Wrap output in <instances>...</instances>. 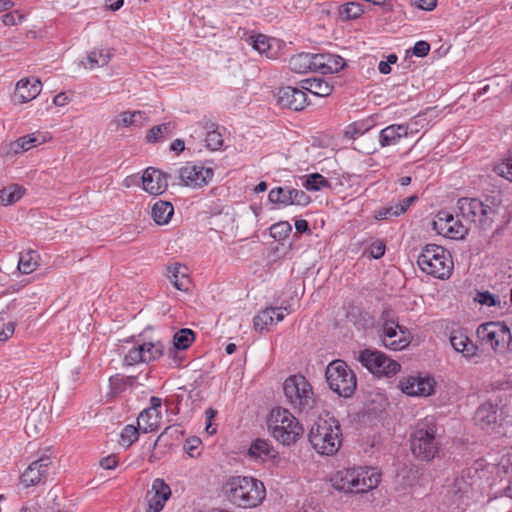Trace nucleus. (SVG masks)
Listing matches in <instances>:
<instances>
[{"mask_svg":"<svg viewBox=\"0 0 512 512\" xmlns=\"http://www.w3.org/2000/svg\"><path fill=\"white\" fill-rule=\"evenodd\" d=\"M361 364L371 373L384 376H393L400 370V364L377 350L365 349L358 357Z\"/></svg>","mask_w":512,"mask_h":512,"instance_id":"4468645a","label":"nucleus"},{"mask_svg":"<svg viewBox=\"0 0 512 512\" xmlns=\"http://www.w3.org/2000/svg\"><path fill=\"white\" fill-rule=\"evenodd\" d=\"M310 201V197L304 191L291 187V205L306 206Z\"/></svg>","mask_w":512,"mask_h":512,"instance_id":"5fc2aeb1","label":"nucleus"},{"mask_svg":"<svg viewBox=\"0 0 512 512\" xmlns=\"http://www.w3.org/2000/svg\"><path fill=\"white\" fill-rule=\"evenodd\" d=\"M273 449L271 445L268 443V441L263 439H257L255 440L248 451V454L252 458H263V457H270L272 456Z\"/></svg>","mask_w":512,"mask_h":512,"instance_id":"58836bf2","label":"nucleus"},{"mask_svg":"<svg viewBox=\"0 0 512 512\" xmlns=\"http://www.w3.org/2000/svg\"><path fill=\"white\" fill-rule=\"evenodd\" d=\"M139 427L134 425H126L121 432V443L127 447L131 446L139 437Z\"/></svg>","mask_w":512,"mask_h":512,"instance_id":"09e8293b","label":"nucleus"},{"mask_svg":"<svg viewBox=\"0 0 512 512\" xmlns=\"http://www.w3.org/2000/svg\"><path fill=\"white\" fill-rule=\"evenodd\" d=\"M272 314H274V312L271 307H268L258 313L253 319L255 330L260 332L267 330V326L273 324L271 317Z\"/></svg>","mask_w":512,"mask_h":512,"instance_id":"49530a36","label":"nucleus"},{"mask_svg":"<svg viewBox=\"0 0 512 512\" xmlns=\"http://www.w3.org/2000/svg\"><path fill=\"white\" fill-rule=\"evenodd\" d=\"M496 171L500 176L512 182V155L505 162L499 164Z\"/></svg>","mask_w":512,"mask_h":512,"instance_id":"6e6d98bb","label":"nucleus"},{"mask_svg":"<svg viewBox=\"0 0 512 512\" xmlns=\"http://www.w3.org/2000/svg\"><path fill=\"white\" fill-rule=\"evenodd\" d=\"M479 303L487 306H494L496 304L495 297L489 292L479 293Z\"/></svg>","mask_w":512,"mask_h":512,"instance_id":"774afa93","label":"nucleus"},{"mask_svg":"<svg viewBox=\"0 0 512 512\" xmlns=\"http://www.w3.org/2000/svg\"><path fill=\"white\" fill-rule=\"evenodd\" d=\"M24 194L23 187L13 184L0 190V205H10L17 202Z\"/></svg>","mask_w":512,"mask_h":512,"instance_id":"c9c22d12","label":"nucleus"},{"mask_svg":"<svg viewBox=\"0 0 512 512\" xmlns=\"http://www.w3.org/2000/svg\"><path fill=\"white\" fill-rule=\"evenodd\" d=\"M331 482L336 490L345 493H365L378 486L380 474L368 467L344 469L336 472Z\"/></svg>","mask_w":512,"mask_h":512,"instance_id":"7ed1b4c3","label":"nucleus"},{"mask_svg":"<svg viewBox=\"0 0 512 512\" xmlns=\"http://www.w3.org/2000/svg\"><path fill=\"white\" fill-rule=\"evenodd\" d=\"M44 409H33L26 419L25 430L28 435H37L45 427Z\"/></svg>","mask_w":512,"mask_h":512,"instance_id":"7c9ffc66","label":"nucleus"},{"mask_svg":"<svg viewBox=\"0 0 512 512\" xmlns=\"http://www.w3.org/2000/svg\"><path fill=\"white\" fill-rule=\"evenodd\" d=\"M140 362H144V356L142 353V346L138 345L128 351L124 357V363L126 365H135Z\"/></svg>","mask_w":512,"mask_h":512,"instance_id":"864d4df0","label":"nucleus"},{"mask_svg":"<svg viewBox=\"0 0 512 512\" xmlns=\"http://www.w3.org/2000/svg\"><path fill=\"white\" fill-rule=\"evenodd\" d=\"M142 353L144 356V363L156 361L162 357L164 353V345L161 341L145 342L141 344Z\"/></svg>","mask_w":512,"mask_h":512,"instance_id":"f704fd0d","label":"nucleus"},{"mask_svg":"<svg viewBox=\"0 0 512 512\" xmlns=\"http://www.w3.org/2000/svg\"><path fill=\"white\" fill-rule=\"evenodd\" d=\"M417 263L423 272L439 279L448 278L453 268L449 253L436 244L426 245L419 254Z\"/></svg>","mask_w":512,"mask_h":512,"instance_id":"0eeeda50","label":"nucleus"},{"mask_svg":"<svg viewBox=\"0 0 512 512\" xmlns=\"http://www.w3.org/2000/svg\"><path fill=\"white\" fill-rule=\"evenodd\" d=\"M472 483L466 475L456 476L443 488V504L450 512H464L469 505Z\"/></svg>","mask_w":512,"mask_h":512,"instance_id":"9d476101","label":"nucleus"},{"mask_svg":"<svg viewBox=\"0 0 512 512\" xmlns=\"http://www.w3.org/2000/svg\"><path fill=\"white\" fill-rule=\"evenodd\" d=\"M469 228L465 226L460 220H455L451 222L448 229V237L451 239H462L468 233Z\"/></svg>","mask_w":512,"mask_h":512,"instance_id":"8fccbe9b","label":"nucleus"},{"mask_svg":"<svg viewBox=\"0 0 512 512\" xmlns=\"http://www.w3.org/2000/svg\"><path fill=\"white\" fill-rule=\"evenodd\" d=\"M430 51V44L426 41H418L415 43L412 52L417 57H425Z\"/></svg>","mask_w":512,"mask_h":512,"instance_id":"052dcab7","label":"nucleus"},{"mask_svg":"<svg viewBox=\"0 0 512 512\" xmlns=\"http://www.w3.org/2000/svg\"><path fill=\"white\" fill-rule=\"evenodd\" d=\"M171 496V489L167 483L161 478H156L152 482L151 489L147 492L146 500L148 504V512H160L166 501Z\"/></svg>","mask_w":512,"mask_h":512,"instance_id":"dca6fc26","label":"nucleus"},{"mask_svg":"<svg viewBox=\"0 0 512 512\" xmlns=\"http://www.w3.org/2000/svg\"><path fill=\"white\" fill-rule=\"evenodd\" d=\"M300 87L304 89V91H308L311 94L320 97L329 96L334 89V86L331 82L321 77L301 80Z\"/></svg>","mask_w":512,"mask_h":512,"instance_id":"b1692460","label":"nucleus"},{"mask_svg":"<svg viewBox=\"0 0 512 512\" xmlns=\"http://www.w3.org/2000/svg\"><path fill=\"white\" fill-rule=\"evenodd\" d=\"M118 465V460L115 455H109L100 461V466L104 469H114Z\"/></svg>","mask_w":512,"mask_h":512,"instance_id":"0e129e2a","label":"nucleus"},{"mask_svg":"<svg viewBox=\"0 0 512 512\" xmlns=\"http://www.w3.org/2000/svg\"><path fill=\"white\" fill-rule=\"evenodd\" d=\"M416 195H412L410 197H406L402 199L399 203L395 204V208L397 209L396 213L399 214V216L406 212L408 207L417 200Z\"/></svg>","mask_w":512,"mask_h":512,"instance_id":"680f3d73","label":"nucleus"},{"mask_svg":"<svg viewBox=\"0 0 512 512\" xmlns=\"http://www.w3.org/2000/svg\"><path fill=\"white\" fill-rule=\"evenodd\" d=\"M50 465L51 460L48 456L33 461L22 473L21 483L26 488L39 484L46 477Z\"/></svg>","mask_w":512,"mask_h":512,"instance_id":"6ab92c4d","label":"nucleus"},{"mask_svg":"<svg viewBox=\"0 0 512 512\" xmlns=\"http://www.w3.org/2000/svg\"><path fill=\"white\" fill-rule=\"evenodd\" d=\"M292 231V226L288 221H280L276 224H273L270 227V235L276 241H282L288 237V235Z\"/></svg>","mask_w":512,"mask_h":512,"instance_id":"de8ad7c7","label":"nucleus"},{"mask_svg":"<svg viewBox=\"0 0 512 512\" xmlns=\"http://www.w3.org/2000/svg\"><path fill=\"white\" fill-rule=\"evenodd\" d=\"M408 135V126L393 124L385 127L379 133V143L382 147L396 145L401 138Z\"/></svg>","mask_w":512,"mask_h":512,"instance_id":"5701e85b","label":"nucleus"},{"mask_svg":"<svg viewBox=\"0 0 512 512\" xmlns=\"http://www.w3.org/2000/svg\"><path fill=\"white\" fill-rule=\"evenodd\" d=\"M248 42L260 54H264L266 57L272 58L270 53V39L266 35L258 34L256 36H250L248 38Z\"/></svg>","mask_w":512,"mask_h":512,"instance_id":"a19ab883","label":"nucleus"},{"mask_svg":"<svg viewBox=\"0 0 512 512\" xmlns=\"http://www.w3.org/2000/svg\"><path fill=\"white\" fill-rule=\"evenodd\" d=\"M173 180L170 173L148 167L142 176L143 189L152 195H160L166 191L169 181L172 185L176 184Z\"/></svg>","mask_w":512,"mask_h":512,"instance_id":"2eb2a0df","label":"nucleus"},{"mask_svg":"<svg viewBox=\"0 0 512 512\" xmlns=\"http://www.w3.org/2000/svg\"><path fill=\"white\" fill-rule=\"evenodd\" d=\"M500 415L498 406L485 402L478 407L474 415V422L483 430H494L499 424Z\"/></svg>","mask_w":512,"mask_h":512,"instance_id":"aec40b11","label":"nucleus"},{"mask_svg":"<svg viewBox=\"0 0 512 512\" xmlns=\"http://www.w3.org/2000/svg\"><path fill=\"white\" fill-rule=\"evenodd\" d=\"M277 102L282 107L300 111L307 105V95L301 87L286 86L278 90Z\"/></svg>","mask_w":512,"mask_h":512,"instance_id":"f3484780","label":"nucleus"},{"mask_svg":"<svg viewBox=\"0 0 512 512\" xmlns=\"http://www.w3.org/2000/svg\"><path fill=\"white\" fill-rule=\"evenodd\" d=\"M315 54L300 53L294 55L289 60V68L296 73L314 72Z\"/></svg>","mask_w":512,"mask_h":512,"instance_id":"bb28decb","label":"nucleus"},{"mask_svg":"<svg viewBox=\"0 0 512 512\" xmlns=\"http://www.w3.org/2000/svg\"><path fill=\"white\" fill-rule=\"evenodd\" d=\"M15 331V323L8 322L4 325V328L0 331V341H6L9 339Z\"/></svg>","mask_w":512,"mask_h":512,"instance_id":"e2e57ef3","label":"nucleus"},{"mask_svg":"<svg viewBox=\"0 0 512 512\" xmlns=\"http://www.w3.org/2000/svg\"><path fill=\"white\" fill-rule=\"evenodd\" d=\"M476 333L483 344L490 346L498 353H505L512 341L510 329L501 322L481 324Z\"/></svg>","mask_w":512,"mask_h":512,"instance_id":"f8f14e48","label":"nucleus"},{"mask_svg":"<svg viewBox=\"0 0 512 512\" xmlns=\"http://www.w3.org/2000/svg\"><path fill=\"white\" fill-rule=\"evenodd\" d=\"M457 205L462 218L483 231L492 227L500 210V202L494 197H487L485 201L463 197L458 200Z\"/></svg>","mask_w":512,"mask_h":512,"instance_id":"20e7f679","label":"nucleus"},{"mask_svg":"<svg viewBox=\"0 0 512 512\" xmlns=\"http://www.w3.org/2000/svg\"><path fill=\"white\" fill-rule=\"evenodd\" d=\"M132 113L135 119L134 127H142L146 122H148V117L144 111L137 110L132 111Z\"/></svg>","mask_w":512,"mask_h":512,"instance_id":"69168bd1","label":"nucleus"},{"mask_svg":"<svg viewBox=\"0 0 512 512\" xmlns=\"http://www.w3.org/2000/svg\"><path fill=\"white\" fill-rule=\"evenodd\" d=\"M37 258L38 255L33 250L21 253L18 261V270L23 274L32 273L38 266Z\"/></svg>","mask_w":512,"mask_h":512,"instance_id":"e433bc0d","label":"nucleus"},{"mask_svg":"<svg viewBox=\"0 0 512 512\" xmlns=\"http://www.w3.org/2000/svg\"><path fill=\"white\" fill-rule=\"evenodd\" d=\"M267 424L272 436L285 446L295 444L304 433V428L298 419L282 407L272 409Z\"/></svg>","mask_w":512,"mask_h":512,"instance_id":"423d86ee","label":"nucleus"},{"mask_svg":"<svg viewBox=\"0 0 512 512\" xmlns=\"http://www.w3.org/2000/svg\"><path fill=\"white\" fill-rule=\"evenodd\" d=\"M433 378L408 376L400 382L401 390L410 396H429L434 392Z\"/></svg>","mask_w":512,"mask_h":512,"instance_id":"a211bd4d","label":"nucleus"},{"mask_svg":"<svg viewBox=\"0 0 512 512\" xmlns=\"http://www.w3.org/2000/svg\"><path fill=\"white\" fill-rule=\"evenodd\" d=\"M269 201L273 204L291 205V187H276L270 190Z\"/></svg>","mask_w":512,"mask_h":512,"instance_id":"ea45409f","label":"nucleus"},{"mask_svg":"<svg viewBox=\"0 0 512 512\" xmlns=\"http://www.w3.org/2000/svg\"><path fill=\"white\" fill-rule=\"evenodd\" d=\"M206 146L212 151L219 150L223 146V137L217 130L208 131L206 134Z\"/></svg>","mask_w":512,"mask_h":512,"instance_id":"3c124183","label":"nucleus"},{"mask_svg":"<svg viewBox=\"0 0 512 512\" xmlns=\"http://www.w3.org/2000/svg\"><path fill=\"white\" fill-rule=\"evenodd\" d=\"M174 214V207L170 202L159 200L151 210V216L156 224L164 225L169 222Z\"/></svg>","mask_w":512,"mask_h":512,"instance_id":"c85d7f7f","label":"nucleus"},{"mask_svg":"<svg viewBox=\"0 0 512 512\" xmlns=\"http://www.w3.org/2000/svg\"><path fill=\"white\" fill-rule=\"evenodd\" d=\"M414 5L426 11H431L436 7V0H414Z\"/></svg>","mask_w":512,"mask_h":512,"instance_id":"338daca9","label":"nucleus"},{"mask_svg":"<svg viewBox=\"0 0 512 512\" xmlns=\"http://www.w3.org/2000/svg\"><path fill=\"white\" fill-rule=\"evenodd\" d=\"M345 65V60L338 55L315 54L314 72L332 74L343 69Z\"/></svg>","mask_w":512,"mask_h":512,"instance_id":"4be33fe9","label":"nucleus"},{"mask_svg":"<svg viewBox=\"0 0 512 512\" xmlns=\"http://www.w3.org/2000/svg\"><path fill=\"white\" fill-rule=\"evenodd\" d=\"M410 441L414 456L424 461L432 460L440 446L435 420L427 417L419 421L411 434Z\"/></svg>","mask_w":512,"mask_h":512,"instance_id":"39448f33","label":"nucleus"},{"mask_svg":"<svg viewBox=\"0 0 512 512\" xmlns=\"http://www.w3.org/2000/svg\"><path fill=\"white\" fill-rule=\"evenodd\" d=\"M385 248V243L383 241L377 240L370 245L369 255L374 259H379L384 255Z\"/></svg>","mask_w":512,"mask_h":512,"instance_id":"4d7b16f0","label":"nucleus"},{"mask_svg":"<svg viewBox=\"0 0 512 512\" xmlns=\"http://www.w3.org/2000/svg\"><path fill=\"white\" fill-rule=\"evenodd\" d=\"M46 141V137L40 133H32L18 138L11 144L14 153L19 154Z\"/></svg>","mask_w":512,"mask_h":512,"instance_id":"cd10ccee","label":"nucleus"},{"mask_svg":"<svg viewBox=\"0 0 512 512\" xmlns=\"http://www.w3.org/2000/svg\"><path fill=\"white\" fill-rule=\"evenodd\" d=\"M303 186L307 190L319 191L322 188L330 187V183L319 173H313L306 177Z\"/></svg>","mask_w":512,"mask_h":512,"instance_id":"a18cd8bd","label":"nucleus"},{"mask_svg":"<svg viewBox=\"0 0 512 512\" xmlns=\"http://www.w3.org/2000/svg\"><path fill=\"white\" fill-rule=\"evenodd\" d=\"M453 221V215L448 211L438 212L436 219L433 221V228L439 233L448 237L449 225Z\"/></svg>","mask_w":512,"mask_h":512,"instance_id":"79ce46f5","label":"nucleus"},{"mask_svg":"<svg viewBox=\"0 0 512 512\" xmlns=\"http://www.w3.org/2000/svg\"><path fill=\"white\" fill-rule=\"evenodd\" d=\"M312 447L321 455L335 454L342 443L341 426L334 417H318L308 434Z\"/></svg>","mask_w":512,"mask_h":512,"instance_id":"f03ea898","label":"nucleus"},{"mask_svg":"<svg viewBox=\"0 0 512 512\" xmlns=\"http://www.w3.org/2000/svg\"><path fill=\"white\" fill-rule=\"evenodd\" d=\"M283 391L287 402L299 412L307 413L315 406L312 386L302 375L289 376L283 384Z\"/></svg>","mask_w":512,"mask_h":512,"instance_id":"6e6552de","label":"nucleus"},{"mask_svg":"<svg viewBox=\"0 0 512 512\" xmlns=\"http://www.w3.org/2000/svg\"><path fill=\"white\" fill-rule=\"evenodd\" d=\"M136 380L135 376H122V375H114L109 379V392L108 395L110 397H116L119 394L123 393L128 387H132Z\"/></svg>","mask_w":512,"mask_h":512,"instance_id":"c756f323","label":"nucleus"},{"mask_svg":"<svg viewBox=\"0 0 512 512\" xmlns=\"http://www.w3.org/2000/svg\"><path fill=\"white\" fill-rule=\"evenodd\" d=\"M174 129L175 124L173 122H166L153 126L146 134V141L148 143L160 142L169 137Z\"/></svg>","mask_w":512,"mask_h":512,"instance_id":"2f4dec72","label":"nucleus"},{"mask_svg":"<svg viewBox=\"0 0 512 512\" xmlns=\"http://www.w3.org/2000/svg\"><path fill=\"white\" fill-rule=\"evenodd\" d=\"M397 209L395 208V205L389 206V207H382L379 210L376 211V219L378 220H384L389 219L391 217H397L399 216L398 213H396Z\"/></svg>","mask_w":512,"mask_h":512,"instance_id":"bf43d9fd","label":"nucleus"},{"mask_svg":"<svg viewBox=\"0 0 512 512\" xmlns=\"http://www.w3.org/2000/svg\"><path fill=\"white\" fill-rule=\"evenodd\" d=\"M135 119L131 111L121 112L115 119L112 120L111 125L116 129L120 127H134Z\"/></svg>","mask_w":512,"mask_h":512,"instance_id":"603ef678","label":"nucleus"},{"mask_svg":"<svg viewBox=\"0 0 512 512\" xmlns=\"http://www.w3.org/2000/svg\"><path fill=\"white\" fill-rule=\"evenodd\" d=\"M201 445V440L199 438H190L186 441L184 445V449L191 457H196L199 455V452L197 451L198 448Z\"/></svg>","mask_w":512,"mask_h":512,"instance_id":"13d9d810","label":"nucleus"},{"mask_svg":"<svg viewBox=\"0 0 512 512\" xmlns=\"http://www.w3.org/2000/svg\"><path fill=\"white\" fill-rule=\"evenodd\" d=\"M212 168L204 167L193 162H187L177 170L176 184L186 186L192 189H199L206 186L213 178Z\"/></svg>","mask_w":512,"mask_h":512,"instance_id":"ddd939ff","label":"nucleus"},{"mask_svg":"<svg viewBox=\"0 0 512 512\" xmlns=\"http://www.w3.org/2000/svg\"><path fill=\"white\" fill-rule=\"evenodd\" d=\"M193 341L194 332L190 329H181L173 337L175 348L180 350L187 349Z\"/></svg>","mask_w":512,"mask_h":512,"instance_id":"c03bdc74","label":"nucleus"},{"mask_svg":"<svg viewBox=\"0 0 512 512\" xmlns=\"http://www.w3.org/2000/svg\"><path fill=\"white\" fill-rule=\"evenodd\" d=\"M42 90V84L39 79L23 78L16 84L14 98L18 103H26L35 99Z\"/></svg>","mask_w":512,"mask_h":512,"instance_id":"412c9836","label":"nucleus"},{"mask_svg":"<svg viewBox=\"0 0 512 512\" xmlns=\"http://www.w3.org/2000/svg\"><path fill=\"white\" fill-rule=\"evenodd\" d=\"M181 269H185L179 263L173 264V266L169 267V278L173 285L180 291L188 290V279L184 272Z\"/></svg>","mask_w":512,"mask_h":512,"instance_id":"4c0bfd02","label":"nucleus"},{"mask_svg":"<svg viewBox=\"0 0 512 512\" xmlns=\"http://www.w3.org/2000/svg\"><path fill=\"white\" fill-rule=\"evenodd\" d=\"M222 491L229 502L242 508L256 507L266 496L264 484L247 476L230 477L224 483Z\"/></svg>","mask_w":512,"mask_h":512,"instance_id":"f257e3e1","label":"nucleus"},{"mask_svg":"<svg viewBox=\"0 0 512 512\" xmlns=\"http://www.w3.org/2000/svg\"><path fill=\"white\" fill-rule=\"evenodd\" d=\"M112 57V54L109 50L104 49H94L87 55V62L89 66H86L84 62L82 64L85 66V68L94 69L96 67H103L106 66L110 59Z\"/></svg>","mask_w":512,"mask_h":512,"instance_id":"473e14b6","label":"nucleus"},{"mask_svg":"<svg viewBox=\"0 0 512 512\" xmlns=\"http://www.w3.org/2000/svg\"><path fill=\"white\" fill-rule=\"evenodd\" d=\"M382 327L380 330V338L383 345L394 351L406 348L412 339L410 331L399 325L398 321L390 318V312L384 311L382 314Z\"/></svg>","mask_w":512,"mask_h":512,"instance_id":"9b49d317","label":"nucleus"},{"mask_svg":"<svg viewBox=\"0 0 512 512\" xmlns=\"http://www.w3.org/2000/svg\"><path fill=\"white\" fill-rule=\"evenodd\" d=\"M363 13L362 5L358 2H349L339 8V14L345 20L356 19Z\"/></svg>","mask_w":512,"mask_h":512,"instance_id":"37998d69","label":"nucleus"},{"mask_svg":"<svg viewBox=\"0 0 512 512\" xmlns=\"http://www.w3.org/2000/svg\"><path fill=\"white\" fill-rule=\"evenodd\" d=\"M159 418V413L153 414L152 410H143L137 418L138 427L144 433L154 431L158 427Z\"/></svg>","mask_w":512,"mask_h":512,"instance_id":"72a5a7b5","label":"nucleus"},{"mask_svg":"<svg viewBox=\"0 0 512 512\" xmlns=\"http://www.w3.org/2000/svg\"><path fill=\"white\" fill-rule=\"evenodd\" d=\"M450 342L455 351L462 353L466 358H471L477 354V346L462 332H453Z\"/></svg>","mask_w":512,"mask_h":512,"instance_id":"393cba45","label":"nucleus"},{"mask_svg":"<svg viewBox=\"0 0 512 512\" xmlns=\"http://www.w3.org/2000/svg\"><path fill=\"white\" fill-rule=\"evenodd\" d=\"M329 388L341 397H351L357 387L354 371L343 360L337 359L328 364L325 371Z\"/></svg>","mask_w":512,"mask_h":512,"instance_id":"1a4fd4ad","label":"nucleus"},{"mask_svg":"<svg viewBox=\"0 0 512 512\" xmlns=\"http://www.w3.org/2000/svg\"><path fill=\"white\" fill-rule=\"evenodd\" d=\"M497 469L501 480L507 481V485L503 488L502 495L512 499V453L502 457Z\"/></svg>","mask_w":512,"mask_h":512,"instance_id":"a878e982","label":"nucleus"}]
</instances>
